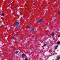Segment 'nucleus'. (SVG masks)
<instances>
[{"mask_svg": "<svg viewBox=\"0 0 60 60\" xmlns=\"http://www.w3.org/2000/svg\"><path fill=\"white\" fill-rule=\"evenodd\" d=\"M51 35L52 37H54L55 35V33H52L51 34Z\"/></svg>", "mask_w": 60, "mask_h": 60, "instance_id": "f257e3e1", "label": "nucleus"}, {"mask_svg": "<svg viewBox=\"0 0 60 60\" xmlns=\"http://www.w3.org/2000/svg\"><path fill=\"white\" fill-rule=\"evenodd\" d=\"M26 56V54H22V57H24Z\"/></svg>", "mask_w": 60, "mask_h": 60, "instance_id": "f03ea898", "label": "nucleus"}, {"mask_svg": "<svg viewBox=\"0 0 60 60\" xmlns=\"http://www.w3.org/2000/svg\"><path fill=\"white\" fill-rule=\"evenodd\" d=\"M42 21H43L41 19H40L39 20V22L41 23V22H42Z\"/></svg>", "mask_w": 60, "mask_h": 60, "instance_id": "7ed1b4c3", "label": "nucleus"}, {"mask_svg": "<svg viewBox=\"0 0 60 60\" xmlns=\"http://www.w3.org/2000/svg\"><path fill=\"white\" fill-rule=\"evenodd\" d=\"M19 22H16L15 23V24L16 25H19Z\"/></svg>", "mask_w": 60, "mask_h": 60, "instance_id": "20e7f679", "label": "nucleus"}, {"mask_svg": "<svg viewBox=\"0 0 60 60\" xmlns=\"http://www.w3.org/2000/svg\"><path fill=\"white\" fill-rule=\"evenodd\" d=\"M18 52H19V51H15V54H17V53H18Z\"/></svg>", "mask_w": 60, "mask_h": 60, "instance_id": "39448f33", "label": "nucleus"}, {"mask_svg": "<svg viewBox=\"0 0 60 60\" xmlns=\"http://www.w3.org/2000/svg\"><path fill=\"white\" fill-rule=\"evenodd\" d=\"M58 57H59L57 59V60H58L59 59H60V57H59V56H58Z\"/></svg>", "mask_w": 60, "mask_h": 60, "instance_id": "423d86ee", "label": "nucleus"}, {"mask_svg": "<svg viewBox=\"0 0 60 60\" xmlns=\"http://www.w3.org/2000/svg\"><path fill=\"white\" fill-rule=\"evenodd\" d=\"M30 26H28V29H30Z\"/></svg>", "mask_w": 60, "mask_h": 60, "instance_id": "0eeeda50", "label": "nucleus"}, {"mask_svg": "<svg viewBox=\"0 0 60 60\" xmlns=\"http://www.w3.org/2000/svg\"><path fill=\"white\" fill-rule=\"evenodd\" d=\"M57 46H56V47H55V49H56L57 48Z\"/></svg>", "mask_w": 60, "mask_h": 60, "instance_id": "6e6552de", "label": "nucleus"}, {"mask_svg": "<svg viewBox=\"0 0 60 60\" xmlns=\"http://www.w3.org/2000/svg\"><path fill=\"white\" fill-rule=\"evenodd\" d=\"M19 28V26H18L17 27H16V29H18V28Z\"/></svg>", "mask_w": 60, "mask_h": 60, "instance_id": "1a4fd4ad", "label": "nucleus"}, {"mask_svg": "<svg viewBox=\"0 0 60 60\" xmlns=\"http://www.w3.org/2000/svg\"><path fill=\"white\" fill-rule=\"evenodd\" d=\"M46 44H44L43 45V46H46Z\"/></svg>", "mask_w": 60, "mask_h": 60, "instance_id": "9d476101", "label": "nucleus"}, {"mask_svg": "<svg viewBox=\"0 0 60 60\" xmlns=\"http://www.w3.org/2000/svg\"><path fill=\"white\" fill-rule=\"evenodd\" d=\"M2 16H4V14L3 13L2 14Z\"/></svg>", "mask_w": 60, "mask_h": 60, "instance_id": "9b49d317", "label": "nucleus"}, {"mask_svg": "<svg viewBox=\"0 0 60 60\" xmlns=\"http://www.w3.org/2000/svg\"><path fill=\"white\" fill-rule=\"evenodd\" d=\"M15 38V37H12V39H14Z\"/></svg>", "mask_w": 60, "mask_h": 60, "instance_id": "f8f14e48", "label": "nucleus"}, {"mask_svg": "<svg viewBox=\"0 0 60 60\" xmlns=\"http://www.w3.org/2000/svg\"><path fill=\"white\" fill-rule=\"evenodd\" d=\"M25 60H28V59L27 58H26L25 59Z\"/></svg>", "mask_w": 60, "mask_h": 60, "instance_id": "ddd939ff", "label": "nucleus"}, {"mask_svg": "<svg viewBox=\"0 0 60 60\" xmlns=\"http://www.w3.org/2000/svg\"><path fill=\"white\" fill-rule=\"evenodd\" d=\"M57 43H58V44H59L60 43V42H57Z\"/></svg>", "mask_w": 60, "mask_h": 60, "instance_id": "4468645a", "label": "nucleus"}, {"mask_svg": "<svg viewBox=\"0 0 60 60\" xmlns=\"http://www.w3.org/2000/svg\"><path fill=\"white\" fill-rule=\"evenodd\" d=\"M58 14L59 15L60 14V12H58Z\"/></svg>", "mask_w": 60, "mask_h": 60, "instance_id": "2eb2a0df", "label": "nucleus"}, {"mask_svg": "<svg viewBox=\"0 0 60 60\" xmlns=\"http://www.w3.org/2000/svg\"><path fill=\"white\" fill-rule=\"evenodd\" d=\"M33 30H34V29H31V31H33Z\"/></svg>", "mask_w": 60, "mask_h": 60, "instance_id": "dca6fc26", "label": "nucleus"}, {"mask_svg": "<svg viewBox=\"0 0 60 60\" xmlns=\"http://www.w3.org/2000/svg\"><path fill=\"white\" fill-rule=\"evenodd\" d=\"M58 37H60V34H59V35H58Z\"/></svg>", "mask_w": 60, "mask_h": 60, "instance_id": "f3484780", "label": "nucleus"}, {"mask_svg": "<svg viewBox=\"0 0 60 60\" xmlns=\"http://www.w3.org/2000/svg\"><path fill=\"white\" fill-rule=\"evenodd\" d=\"M56 20V19L54 20L53 21H55Z\"/></svg>", "mask_w": 60, "mask_h": 60, "instance_id": "a211bd4d", "label": "nucleus"}, {"mask_svg": "<svg viewBox=\"0 0 60 60\" xmlns=\"http://www.w3.org/2000/svg\"><path fill=\"white\" fill-rule=\"evenodd\" d=\"M53 55H55V53H53Z\"/></svg>", "mask_w": 60, "mask_h": 60, "instance_id": "6ab92c4d", "label": "nucleus"}, {"mask_svg": "<svg viewBox=\"0 0 60 60\" xmlns=\"http://www.w3.org/2000/svg\"><path fill=\"white\" fill-rule=\"evenodd\" d=\"M1 23H0V25H1Z\"/></svg>", "mask_w": 60, "mask_h": 60, "instance_id": "aec40b11", "label": "nucleus"}]
</instances>
